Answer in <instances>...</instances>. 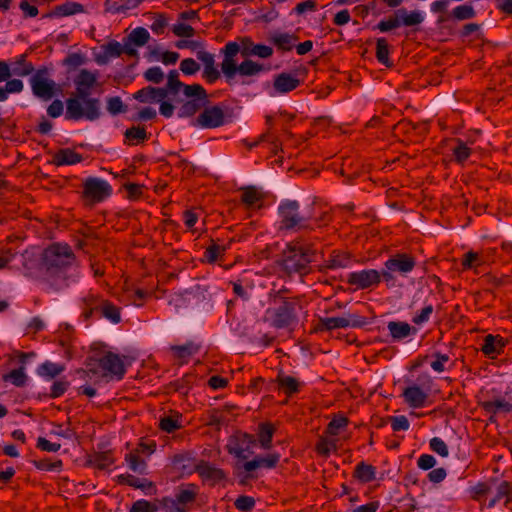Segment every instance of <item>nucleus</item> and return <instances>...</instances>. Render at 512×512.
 Instances as JSON below:
<instances>
[{"label": "nucleus", "instance_id": "obj_1", "mask_svg": "<svg viewBox=\"0 0 512 512\" xmlns=\"http://www.w3.org/2000/svg\"><path fill=\"white\" fill-rule=\"evenodd\" d=\"M43 289L58 292L75 283L80 275L76 257L68 244L53 243L42 251Z\"/></svg>", "mask_w": 512, "mask_h": 512}, {"label": "nucleus", "instance_id": "obj_2", "mask_svg": "<svg viewBox=\"0 0 512 512\" xmlns=\"http://www.w3.org/2000/svg\"><path fill=\"white\" fill-rule=\"evenodd\" d=\"M316 250L313 245L305 243L303 239H294L286 244L275 267L283 279L293 280L298 277L301 282L312 273V263L315 261Z\"/></svg>", "mask_w": 512, "mask_h": 512}, {"label": "nucleus", "instance_id": "obj_3", "mask_svg": "<svg viewBox=\"0 0 512 512\" xmlns=\"http://www.w3.org/2000/svg\"><path fill=\"white\" fill-rule=\"evenodd\" d=\"M168 98L181 104L179 118H190L209 103L208 93L201 84H185L179 79L178 70H170L165 87H161Z\"/></svg>", "mask_w": 512, "mask_h": 512}, {"label": "nucleus", "instance_id": "obj_4", "mask_svg": "<svg viewBox=\"0 0 512 512\" xmlns=\"http://www.w3.org/2000/svg\"><path fill=\"white\" fill-rule=\"evenodd\" d=\"M76 86L75 95L66 100L65 119L79 121L82 119L96 121L101 117V102L90 97L92 88Z\"/></svg>", "mask_w": 512, "mask_h": 512}, {"label": "nucleus", "instance_id": "obj_5", "mask_svg": "<svg viewBox=\"0 0 512 512\" xmlns=\"http://www.w3.org/2000/svg\"><path fill=\"white\" fill-rule=\"evenodd\" d=\"M240 46L236 41H229L226 43L224 48L221 49V53L224 55V59L221 63V71L230 84L236 73L241 76H254L263 71V65L246 59L239 65H237L234 57L239 53Z\"/></svg>", "mask_w": 512, "mask_h": 512}, {"label": "nucleus", "instance_id": "obj_6", "mask_svg": "<svg viewBox=\"0 0 512 512\" xmlns=\"http://www.w3.org/2000/svg\"><path fill=\"white\" fill-rule=\"evenodd\" d=\"M279 231L299 232L313 230L312 216L300 213V204L296 200L285 199L278 205Z\"/></svg>", "mask_w": 512, "mask_h": 512}, {"label": "nucleus", "instance_id": "obj_7", "mask_svg": "<svg viewBox=\"0 0 512 512\" xmlns=\"http://www.w3.org/2000/svg\"><path fill=\"white\" fill-rule=\"evenodd\" d=\"M275 307L268 308L265 312L270 320V325L276 329H285L298 322L297 310L300 308L298 297L282 299Z\"/></svg>", "mask_w": 512, "mask_h": 512}, {"label": "nucleus", "instance_id": "obj_8", "mask_svg": "<svg viewBox=\"0 0 512 512\" xmlns=\"http://www.w3.org/2000/svg\"><path fill=\"white\" fill-rule=\"evenodd\" d=\"M383 265L382 279L387 287H394L396 286V276L408 277L416 267V259L408 253H396L389 257Z\"/></svg>", "mask_w": 512, "mask_h": 512}, {"label": "nucleus", "instance_id": "obj_9", "mask_svg": "<svg viewBox=\"0 0 512 512\" xmlns=\"http://www.w3.org/2000/svg\"><path fill=\"white\" fill-rule=\"evenodd\" d=\"M197 497V487L189 484L186 487H180L173 497L165 496L158 499L160 506L166 512H189Z\"/></svg>", "mask_w": 512, "mask_h": 512}, {"label": "nucleus", "instance_id": "obj_10", "mask_svg": "<svg viewBox=\"0 0 512 512\" xmlns=\"http://www.w3.org/2000/svg\"><path fill=\"white\" fill-rule=\"evenodd\" d=\"M133 97L141 103H160L159 113L165 118H171L174 114L175 106L170 101H165L168 97L161 87L146 86Z\"/></svg>", "mask_w": 512, "mask_h": 512}, {"label": "nucleus", "instance_id": "obj_11", "mask_svg": "<svg viewBox=\"0 0 512 512\" xmlns=\"http://www.w3.org/2000/svg\"><path fill=\"white\" fill-rule=\"evenodd\" d=\"M112 191V186L102 178L91 176L82 183V198L89 204L103 202L111 196Z\"/></svg>", "mask_w": 512, "mask_h": 512}, {"label": "nucleus", "instance_id": "obj_12", "mask_svg": "<svg viewBox=\"0 0 512 512\" xmlns=\"http://www.w3.org/2000/svg\"><path fill=\"white\" fill-rule=\"evenodd\" d=\"M367 318L356 313H347L341 317H322L317 324L318 331H332L335 329L362 328L367 324Z\"/></svg>", "mask_w": 512, "mask_h": 512}, {"label": "nucleus", "instance_id": "obj_13", "mask_svg": "<svg viewBox=\"0 0 512 512\" xmlns=\"http://www.w3.org/2000/svg\"><path fill=\"white\" fill-rule=\"evenodd\" d=\"M90 362H96L103 370V375L111 379L122 380L126 374V367L120 355L107 351L98 358L90 357Z\"/></svg>", "mask_w": 512, "mask_h": 512}, {"label": "nucleus", "instance_id": "obj_14", "mask_svg": "<svg viewBox=\"0 0 512 512\" xmlns=\"http://www.w3.org/2000/svg\"><path fill=\"white\" fill-rule=\"evenodd\" d=\"M49 69L45 66L38 68L29 79L34 96L42 100H50L55 95V82L48 79Z\"/></svg>", "mask_w": 512, "mask_h": 512}, {"label": "nucleus", "instance_id": "obj_15", "mask_svg": "<svg viewBox=\"0 0 512 512\" xmlns=\"http://www.w3.org/2000/svg\"><path fill=\"white\" fill-rule=\"evenodd\" d=\"M202 108L204 109L195 119V122L193 123L194 126H198L204 129H213L224 126L230 122L223 107L220 104L209 107H207L206 104Z\"/></svg>", "mask_w": 512, "mask_h": 512}, {"label": "nucleus", "instance_id": "obj_16", "mask_svg": "<svg viewBox=\"0 0 512 512\" xmlns=\"http://www.w3.org/2000/svg\"><path fill=\"white\" fill-rule=\"evenodd\" d=\"M256 440L253 435L248 433H238L232 435L226 445L229 454L233 455L239 460H245L249 453H252L251 448L255 445Z\"/></svg>", "mask_w": 512, "mask_h": 512}, {"label": "nucleus", "instance_id": "obj_17", "mask_svg": "<svg viewBox=\"0 0 512 512\" xmlns=\"http://www.w3.org/2000/svg\"><path fill=\"white\" fill-rule=\"evenodd\" d=\"M382 279V271L375 269H364L351 272L347 276V283L355 289L365 290L379 285Z\"/></svg>", "mask_w": 512, "mask_h": 512}, {"label": "nucleus", "instance_id": "obj_18", "mask_svg": "<svg viewBox=\"0 0 512 512\" xmlns=\"http://www.w3.org/2000/svg\"><path fill=\"white\" fill-rule=\"evenodd\" d=\"M24 275L29 278L38 279L43 285V255L36 254L33 250H25L21 254Z\"/></svg>", "mask_w": 512, "mask_h": 512}, {"label": "nucleus", "instance_id": "obj_19", "mask_svg": "<svg viewBox=\"0 0 512 512\" xmlns=\"http://www.w3.org/2000/svg\"><path fill=\"white\" fill-rule=\"evenodd\" d=\"M197 59L203 64L202 78L208 84H214L221 73L215 66V57L212 53L201 50L197 52Z\"/></svg>", "mask_w": 512, "mask_h": 512}, {"label": "nucleus", "instance_id": "obj_20", "mask_svg": "<svg viewBox=\"0 0 512 512\" xmlns=\"http://www.w3.org/2000/svg\"><path fill=\"white\" fill-rule=\"evenodd\" d=\"M239 40V52L244 57L258 56L260 58H269L273 54V49L270 46L264 44H254L250 37H242Z\"/></svg>", "mask_w": 512, "mask_h": 512}, {"label": "nucleus", "instance_id": "obj_21", "mask_svg": "<svg viewBox=\"0 0 512 512\" xmlns=\"http://www.w3.org/2000/svg\"><path fill=\"white\" fill-rule=\"evenodd\" d=\"M506 340L500 335L487 334L483 339L481 352L490 359H495L504 352Z\"/></svg>", "mask_w": 512, "mask_h": 512}, {"label": "nucleus", "instance_id": "obj_22", "mask_svg": "<svg viewBox=\"0 0 512 512\" xmlns=\"http://www.w3.org/2000/svg\"><path fill=\"white\" fill-rule=\"evenodd\" d=\"M103 301L104 298L93 293H89L81 298L80 308L82 309V317L85 321L98 316Z\"/></svg>", "mask_w": 512, "mask_h": 512}, {"label": "nucleus", "instance_id": "obj_23", "mask_svg": "<svg viewBox=\"0 0 512 512\" xmlns=\"http://www.w3.org/2000/svg\"><path fill=\"white\" fill-rule=\"evenodd\" d=\"M480 407L488 414H490L489 421L496 422V415L498 413L512 412V404L505 398L499 397L493 400H487L480 403Z\"/></svg>", "mask_w": 512, "mask_h": 512}, {"label": "nucleus", "instance_id": "obj_24", "mask_svg": "<svg viewBox=\"0 0 512 512\" xmlns=\"http://www.w3.org/2000/svg\"><path fill=\"white\" fill-rule=\"evenodd\" d=\"M387 329L393 342H400L409 336H414L418 333V329L411 326L404 321H390L387 324Z\"/></svg>", "mask_w": 512, "mask_h": 512}, {"label": "nucleus", "instance_id": "obj_25", "mask_svg": "<svg viewBox=\"0 0 512 512\" xmlns=\"http://www.w3.org/2000/svg\"><path fill=\"white\" fill-rule=\"evenodd\" d=\"M195 471L204 480L212 481L213 484L219 483L226 479V473L222 469L217 468L204 460L200 461L195 466Z\"/></svg>", "mask_w": 512, "mask_h": 512}, {"label": "nucleus", "instance_id": "obj_26", "mask_svg": "<svg viewBox=\"0 0 512 512\" xmlns=\"http://www.w3.org/2000/svg\"><path fill=\"white\" fill-rule=\"evenodd\" d=\"M402 396L404 401L412 408L423 407L428 398V394L417 385L406 387L402 393Z\"/></svg>", "mask_w": 512, "mask_h": 512}, {"label": "nucleus", "instance_id": "obj_27", "mask_svg": "<svg viewBox=\"0 0 512 512\" xmlns=\"http://www.w3.org/2000/svg\"><path fill=\"white\" fill-rule=\"evenodd\" d=\"M241 202L247 208H260L264 199L263 192L256 186H245L241 189Z\"/></svg>", "mask_w": 512, "mask_h": 512}, {"label": "nucleus", "instance_id": "obj_28", "mask_svg": "<svg viewBox=\"0 0 512 512\" xmlns=\"http://www.w3.org/2000/svg\"><path fill=\"white\" fill-rule=\"evenodd\" d=\"M115 463V458L111 450L93 452L88 455L86 465L89 467L104 470Z\"/></svg>", "mask_w": 512, "mask_h": 512}, {"label": "nucleus", "instance_id": "obj_29", "mask_svg": "<svg viewBox=\"0 0 512 512\" xmlns=\"http://www.w3.org/2000/svg\"><path fill=\"white\" fill-rule=\"evenodd\" d=\"M11 75L17 77H26L35 73L34 65L27 61V55L21 54L15 58L10 64Z\"/></svg>", "mask_w": 512, "mask_h": 512}, {"label": "nucleus", "instance_id": "obj_30", "mask_svg": "<svg viewBox=\"0 0 512 512\" xmlns=\"http://www.w3.org/2000/svg\"><path fill=\"white\" fill-rule=\"evenodd\" d=\"M143 0H105V12L112 14L127 13L137 8Z\"/></svg>", "mask_w": 512, "mask_h": 512}, {"label": "nucleus", "instance_id": "obj_31", "mask_svg": "<svg viewBox=\"0 0 512 512\" xmlns=\"http://www.w3.org/2000/svg\"><path fill=\"white\" fill-rule=\"evenodd\" d=\"M273 85L277 92L284 94L296 89L300 80L289 73H281L275 77Z\"/></svg>", "mask_w": 512, "mask_h": 512}, {"label": "nucleus", "instance_id": "obj_32", "mask_svg": "<svg viewBox=\"0 0 512 512\" xmlns=\"http://www.w3.org/2000/svg\"><path fill=\"white\" fill-rule=\"evenodd\" d=\"M83 156L70 148L58 150L53 156V164L56 166L74 165L82 162Z\"/></svg>", "mask_w": 512, "mask_h": 512}, {"label": "nucleus", "instance_id": "obj_33", "mask_svg": "<svg viewBox=\"0 0 512 512\" xmlns=\"http://www.w3.org/2000/svg\"><path fill=\"white\" fill-rule=\"evenodd\" d=\"M200 350V345L194 343L193 341H188L183 345H175L171 347V351L173 355L182 360L181 363H187L188 359L196 354Z\"/></svg>", "mask_w": 512, "mask_h": 512}, {"label": "nucleus", "instance_id": "obj_34", "mask_svg": "<svg viewBox=\"0 0 512 512\" xmlns=\"http://www.w3.org/2000/svg\"><path fill=\"white\" fill-rule=\"evenodd\" d=\"M279 388L288 396L296 394L300 390V382L292 376L279 373L276 379Z\"/></svg>", "mask_w": 512, "mask_h": 512}, {"label": "nucleus", "instance_id": "obj_35", "mask_svg": "<svg viewBox=\"0 0 512 512\" xmlns=\"http://www.w3.org/2000/svg\"><path fill=\"white\" fill-rule=\"evenodd\" d=\"M390 46L385 38H378L376 41V59L377 61L387 68L394 66V63L389 58Z\"/></svg>", "mask_w": 512, "mask_h": 512}, {"label": "nucleus", "instance_id": "obj_36", "mask_svg": "<svg viewBox=\"0 0 512 512\" xmlns=\"http://www.w3.org/2000/svg\"><path fill=\"white\" fill-rule=\"evenodd\" d=\"M275 432L274 426L269 422H263L258 427V441L261 448L270 449L272 446V438Z\"/></svg>", "mask_w": 512, "mask_h": 512}, {"label": "nucleus", "instance_id": "obj_37", "mask_svg": "<svg viewBox=\"0 0 512 512\" xmlns=\"http://www.w3.org/2000/svg\"><path fill=\"white\" fill-rule=\"evenodd\" d=\"M82 12H84V5L77 2L66 1L55 6L52 14L56 17H67Z\"/></svg>", "mask_w": 512, "mask_h": 512}, {"label": "nucleus", "instance_id": "obj_38", "mask_svg": "<svg viewBox=\"0 0 512 512\" xmlns=\"http://www.w3.org/2000/svg\"><path fill=\"white\" fill-rule=\"evenodd\" d=\"M97 317H104L113 324H118L121 322L120 309L107 299H104L103 305L101 306Z\"/></svg>", "mask_w": 512, "mask_h": 512}, {"label": "nucleus", "instance_id": "obj_39", "mask_svg": "<svg viewBox=\"0 0 512 512\" xmlns=\"http://www.w3.org/2000/svg\"><path fill=\"white\" fill-rule=\"evenodd\" d=\"M65 370V366L62 364L45 361L37 368V374L41 377L51 380L59 376Z\"/></svg>", "mask_w": 512, "mask_h": 512}, {"label": "nucleus", "instance_id": "obj_40", "mask_svg": "<svg viewBox=\"0 0 512 512\" xmlns=\"http://www.w3.org/2000/svg\"><path fill=\"white\" fill-rule=\"evenodd\" d=\"M354 477L362 483H369L376 478V468L365 462H360L354 470Z\"/></svg>", "mask_w": 512, "mask_h": 512}, {"label": "nucleus", "instance_id": "obj_41", "mask_svg": "<svg viewBox=\"0 0 512 512\" xmlns=\"http://www.w3.org/2000/svg\"><path fill=\"white\" fill-rule=\"evenodd\" d=\"M125 141L129 145H136L139 142H143L148 139L147 131L144 127L140 126H132L126 129L125 133Z\"/></svg>", "mask_w": 512, "mask_h": 512}, {"label": "nucleus", "instance_id": "obj_42", "mask_svg": "<svg viewBox=\"0 0 512 512\" xmlns=\"http://www.w3.org/2000/svg\"><path fill=\"white\" fill-rule=\"evenodd\" d=\"M397 16H400L401 24L408 27L419 25L424 20L420 11H411L408 13L405 8L398 9Z\"/></svg>", "mask_w": 512, "mask_h": 512}, {"label": "nucleus", "instance_id": "obj_43", "mask_svg": "<svg viewBox=\"0 0 512 512\" xmlns=\"http://www.w3.org/2000/svg\"><path fill=\"white\" fill-rule=\"evenodd\" d=\"M195 382L193 374H185L183 377L170 383V387L181 394H187Z\"/></svg>", "mask_w": 512, "mask_h": 512}, {"label": "nucleus", "instance_id": "obj_44", "mask_svg": "<svg viewBox=\"0 0 512 512\" xmlns=\"http://www.w3.org/2000/svg\"><path fill=\"white\" fill-rule=\"evenodd\" d=\"M482 264H484V259L482 255L473 251H468L467 253H465L461 260V266L463 270H475Z\"/></svg>", "mask_w": 512, "mask_h": 512}, {"label": "nucleus", "instance_id": "obj_45", "mask_svg": "<svg viewBox=\"0 0 512 512\" xmlns=\"http://www.w3.org/2000/svg\"><path fill=\"white\" fill-rule=\"evenodd\" d=\"M125 461L133 472L143 474L146 471V462L139 457V453L134 451L125 455Z\"/></svg>", "mask_w": 512, "mask_h": 512}, {"label": "nucleus", "instance_id": "obj_46", "mask_svg": "<svg viewBox=\"0 0 512 512\" xmlns=\"http://www.w3.org/2000/svg\"><path fill=\"white\" fill-rule=\"evenodd\" d=\"M350 264V257L346 253L333 251L327 260L326 267L328 269L345 268Z\"/></svg>", "mask_w": 512, "mask_h": 512}, {"label": "nucleus", "instance_id": "obj_47", "mask_svg": "<svg viewBox=\"0 0 512 512\" xmlns=\"http://www.w3.org/2000/svg\"><path fill=\"white\" fill-rule=\"evenodd\" d=\"M454 141L456 143L452 149L454 160L459 164H463L470 157L471 149L460 138H456Z\"/></svg>", "mask_w": 512, "mask_h": 512}, {"label": "nucleus", "instance_id": "obj_48", "mask_svg": "<svg viewBox=\"0 0 512 512\" xmlns=\"http://www.w3.org/2000/svg\"><path fill=\"white\" fill-rule=\"evenodd\" d=\"M133 45L142 47L148 43L150 39V34L147 29L143 27H137L131 31V33L126 38Z\"/></svg>", "mask_w": 512, "mask_h": 512}, {"label": "nucleus", "instance_id": "obj_49", "mask_svg": "<svg viewBox=\"0 0 512 512\" xmlns=\"http://www.w3.org/2000/svg\"><path fill=\"white\" fill-rule=\"evenodd\" d=\"M475 16L476 11L471 4H462L455 7L450 15V17L459 21L469 20L474 18Z\"/></svg>", "mask_w": 512, "mask_h": 512}, {"label": "nucleus", "instance_id": "obj_50", "mask_svg": "<svg viewBox=\"0 0 512 512\" xmlns=\"http://www.w3.org/2000/svg\"><path fill=\"white\" fill-rule=\"evenodd\" d=\"M254 458L256 462H258L259 468L273 469L280 461V454L275 452L267 455H258Z\"/></svg>", "mask_w": 512, "mask_h": 512}, {"label": "nucleus", "instance_id": "obj_51", "mask_svg": "<svg viewBox=\"0 0 512 512\" xmlns=\"http://www.w3.org/2000/svg\"><path fill=\"white\" fill-rule=\"evenodd\" d=\"M97 81L96 75L89 70L83 69L79 72L75 79V85L84 86L85 88H93Z\"/></svg>", "mask_w": 512, "mask_h": 512}, {"label": "nucleus", "instance_id": "obj_52", "mask_svg": "<svg viewBox=\"0 0 512 512\" xmlns=\"http://www.w3.org/2000/svg\"><path fill=\"white\" fill-rule=\"evenodd\" d=\"M4 379L6 381H10L17 387H23L27 381V376L24 372V367L21 366L17 369H13L4 377Z\"/></svg>", "mask_w": 512, "mask_h": 512}, {"label": "nucleus", "instance_id": "obj_53", "mask_svg": "<svg viewBox=\"0 0 512 512\" xmlns=\"http://www.w3.org/2000/svg\"><path fill=\"white\" fill-rule=\"evenodd\" d=\"M159 428L166 433H173L181 428L179 417L165 416L159 420Z\"/></svg>", "mask_w": 512, "mask_h": 512}, {"label": "nucleus", "instance_id": "obj_54", "mask_svg": "<svg viewBox=\"0 0 512 512\" xmlns=\"http://www.w3.org/2000/svg\"><path fill=\"white\" fill-rule=\"evenodd\" d=\"M348 423L349 420L347 417L343 415H337L329 422L327 426V433L332 436H337L339 434V431L345 428L348 425Z\"/></svg>", "mask_w": 512, "mask_h": 512}, {"label": "nucleus", "instance_id": "obj_55", "mask_svg": "<svg viewBox=\"0 0 512 512\" xmlns=\"http://www.w3.org/2000/svg\"><path fill=\"white\" fill-rule=\"evenodd\" d=\"M294 40L295 38L287 33H280L272 38V41L277 48L283 51H290L293 48Z\"/></svg>", "mask_w": 512, "mask_h": 512}, {"label": "nucleus", "instance_id": "obj_56", "mask_svg": "<svg viewBox=\"0 0 512 512\" xmlns=\"http://www.w3.org/2000/svg\"><path fill=\"white\" fill-rule=\"evenodd\" d=\"M432 357L434 360L430 363L431 368L437 373L444 372L447 369L445 364L450 361L449 355L436 351Z\"/></svg>", "mask_w": 512, "mask_h": 512}, {"label": "nucleus", "instance_id": "obj_57", "mask_svg": "<svg viewBox=\"0 0 512 512\" xmlns=\"http://www.w3.org/2000/svg\"><path fill=\"white\" fill-rule=\"evenodd\" d=\"M126 110L127 106L123 103L122 99L119 96H113L107 99V111L111 115L125 113Z\"/></svg>", "mask_w": 512, "mask_h": 512}, {"label": "nucleus", "instance_id": "obj_58", "mask_svg": "<svg viewBox=\"0 0 512 512\" xmlns=\"http://www.w3.org/2000/svg\"><path fill=\"white\" fill-rule=\"evenodd\" d=\"M255 499L252 496L240 495L234 501V506L241 512H251L255 507Z\"/></svg>", "mask_w": 512, "mask_h": 512}, {"label": "nucleus", "instance_id": "obj_59", "mask_svg": "<svg viewBox=\"0 0 512 512\" xmlns=\"http://www.w3.org/2000/svg\"><path fill=\"white\" fill-rule=\"evenodd\" d=\"M193 458L187 453H180L173 456V465L182 471L190 470Z\"/></svg>", "mask_w": 512, "mask_h": 512}, {"label": "nucleus", "instance_id": "obj_60", "mask_svg": "<svg viewBox=\"0 0 512 512\" xmlns=\"http://www.w3.org/2000/svg\"><path fill=\"white\" fill-rule=\"evenodd\" d=\"M401 25L402 24H401L400 16H397V11H395L393 17H389L386 20H381L377 24V29H379L381 32H388L392 29H396V28L400 27Z\"/></svg>", "mask_w": 512, "mask_h": 512}, {"label": "nucleus", "instance_id": "obj_61", "mask_svg": "<svg viewBox=\"0 0 512 512\" xmlns=\"http://www.w3.org/2000/svg\"><path fill=\"white\" fill-rule=\"evenodd\" d=\"M180 71L184 75H195L200 70V64L193 58H185L180 63Z\"/></svg>", "mask_w": 512, "mask_h": 512}, {"label": "nucleus", "instance_id": "obj_62", "mask_svg": "<svg viewBox=\"0 0 512 512\" xmlns=\"http://www.w3.org/2000/svg\"><path fill=\"white\" fill-rule=\"evenodd\" d=\"M103 51L107 58H118L122 55V44L112 40L103 46Z\"/></svg>", "mask_w": 512, "mask_h": 512}, {"label": "nucleus", "instance_id": "obj_63", "mask_svg": "<svg viewBox=\"0 0 512 512\" xmlns=\"http://www.w3.org/2000/svg\"><path fill=\"white\" fill-rule=\"evenodd\" d=\"M144 78L148 82L160 84L164 80V72L159 66H153L144 72Z\"/></svg>", "mask_w": 512, "mask_h": 512}, {"label": "nucleus", "instance_id": "obj_64", "mask_svg": "<svg viewBox=\"0 0 512 512\" xmlns=\"http://www.w3.org/2000/svg\"><path fill=\"white\" fill-rule=\"evenodd\" d=\"M172 32L177 37L190 38L195 35V29L188 24L177 23L172 26Z\"/></svg>", "mask_w": 512, "mask_h": 512}]
</instances>
